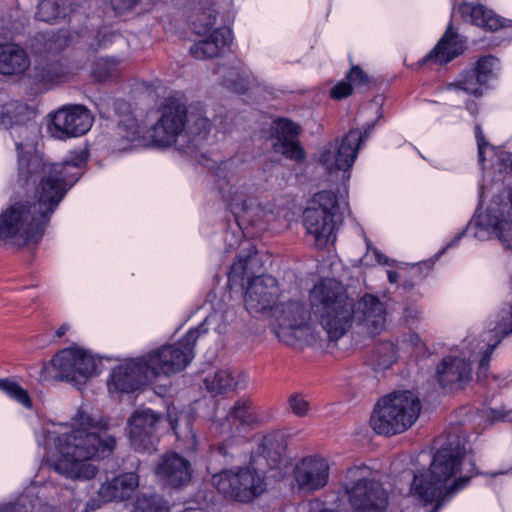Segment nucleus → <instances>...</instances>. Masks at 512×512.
I'll return each mask as SVG.
<instances>
[{
	"instance_id": "nucleus-54",
	"label": "nucleus",
	"mask_w": 512,
	"mask_h": 512,
	"mask_svg": "<svg viewBox=\"0 0 512 512\" xmlns=\"http://www.w3.org/2000/svg\"><path fill=\"white\" fill-rule=\"evenodd\" d=\"M0 512H26V510L25 507L21 505H10L2 509Z\"/></svg>"
},
{
	"instance_id": "nucleus-3",
	"label": "nucleus",
	"mask_w": 512,
	"mask_h": 512,
	"mask_svg": "<svg viewBox=\"0 0 512 512\" xmlns=\"http://www.w3.org/2000/svg\"><path fill=\"white\" fill-rule=\"evenodd\" d=\"M73 429L56 437L60 457L51 464L60 475L69 479L89 480L96 476L97 467L89 460L110 456L116 439L107 434V422L80 408L72 418Z\"/></svg>"
},
{
	"instance_id": "nucleus-29",
	"label": "nucleus",
	"mask_w": 512,
	"mask_h": 512,
	"mask_svg": "<svg viewBox=\"0 0 512 512\" xmlns=\"http://www.w3.org/2000/svg\"><path fill=\"white\" fill-rule=\"evenodd\" d=\"M465 49L466 38L454 31L452 24H449L438 44L426 56V60L434 59L439 64L448 63L461 55Z\"/></svg>"
},
{
	"instance_id": "nucleus-64",
	"label": "nucleus",
	"mask_w": 512,
	"mask_h": 512,
	"mask_svg": "<svg viewBox=\"0 0 512 512\" xmlns=\"http://www.w3.org/2000/svg\"><path fill=\"white\" fill-rule=\"evenodd\" d=\"M479 158H480V161H484V153L483 154L479 153Z\"/></svg>"
},
{
	"instance_id": "nucleus-33",
	"label": "nucleus",
	"mask_w": 512,
	"mask_h": 512,
	"mask_svg": "<svg viewBox=\"0 0 512 512\" xmlns=\"http://www.w3.org/2000/svg\"><path fill=\"white\" fill-rule=\"evenodd\" d=\"M251 73L249 69L241 62L236 60L223 72L224 85L235 93H245L250 84Z\"/></svg>"
},
{
	"instance_id": "nucleus-1",
	"label": "nucleus",
	"mask_w": 512,
	"mask_h": 512,
	"mask_svg": "<svg viewBox=\"0 0 512 512\" xmlns=\"http://www.w3.org/2000/svg\"><path fill=\"white\" fill-rule=\"evenodd\" d=\"M56 168L45 166L39 158L21 164L24 184L38 183L33 200H20L0 213V239L17 246L38 242L44 235L50 216L72 185L56 182Z\"/></svg>"
},
{
	"instance_id": "nucleus-38",
	"label": "nucleus",
	"mask_w": 512,
	"mask_h": 512,
	"mask_svg": "<svg viewBox=\"0 0 512 512\" xmlns=\"http://www.w3.org/2000/svg\"><path fill=\"white\" fill-rule=\"evenodd\" d=\"M118 62L110 58H99L92 66V74L99 82L113 80L118 76Z\"/></svg>"
},
{
	"instance_id": "nucleus-63",
	"label": "nucleus",
	"mask_w": 512,
	"mask_h": 512,
	"mask_svg": "<svg viewBox=\"0 0 512 512\" xmlns=\"http://www.w3.org/2000/svg\"><path fill=\"white\" fill-rule=\"evenodd\" d=\"M172 428L174 429L175 433L178 434V432H177V424H173Z\"/></svg>"
},
{
	"instance_id": "nucleus-25",
	"label": "nucleus",
	"mask_w": 512,
	"mask_h": 512,
	"mask_svg": "<svg viewBox=\"0 0 512 512\" xmlns=\"http://www.w3.org/2000/svg\"><path fill=\"white\" fill-rule=\"evenodd\" d=\"M436 377L442 388L461 389L471 380L472 369L464 359L447 356L437 366Z\"/></svg>"
},
{
	"instance_id": "nucleus-49",
	"label": "nucleus",
	"mask_w": 512,
	"mask_h": 512,
	"mask_svg": "<svg viewBox=\"0 0 512 512\" xmlns=\"http://www.w3.org/2000/svg\"><path fill=\"white\" fill-rule=\"evenodd\" d=\"M353 88L350 82L341 81L330 91L331 98L335 100L344 99L352 94Z\"/></svg>"
},
{
	"instance_id": "nucleus-11",
	"label": "nucleus",
	"mask_w": 512,
	"mask_h": 512,
	"mask_svg": "<svg viewBox=\"0 0 512 512\" xmlns=\"http://www.w3.org/2000/svg\"><path fill=\"white\" fill-rule=\"evenodd\" d=\"M159 112L157 122L148 130V137L152 143L156 146L168 147L176 143L178 138L184 140L186 106L177 99L169 98Z\"/></svg>"
},
{
	"instance_id": "nucleus-60",
	"label": "nucleus",
	"mask_w": 512,
	"mask_h": 512,
	"mask_svg": "<svg viewBox=\"0 0 512 512\" xmlns=\"http://www.w3.org/2000/svg\"><path fill=\"white\" fill-rule=\"evenodd\" d=\"M117 105V109H120L122 106H126V103L125 102H122V101H119L116 103Z\"/></svg>"
},
{
	"instance_id": "nucleus-5",
	"label": "nucleus",
	"mask_w": 512,
	"mask_h": 512,
	"mask_svg": "<svg viewBox=\"0 0 512 512\" xmlns=\"http://www.w3.org/2000/svg\"><path fill=\"white\" fill-rule=\"evenodd\" d=\"M420 411V399L413 392H394L377 403L371 426L376 433L386 436L402 433L414 424Z\"/></svg>"
},
{
	"instance_id": "nucleus-39",
	"label": "nucleus",
	"mask_w": 512,
	"mask_h": 512,
	"mask_svg": "<svg viewBox=\"0 0 512 512\" xmlns=\"http://www.w3.org/2000/svg\"><path fill=\"white\" fill-rule=\"evenodd\" d=\"M66 15V8L59 0H42L36 12L37 19L52 22Z\"/></svg>"
},
{
	"instance_id": "nucleus-36",
	"label": "nucleus",
	"mask_w": 512,
	"mask_h": 512,
	"mask_svg": "<svg viewBox=\"0 0 512 512\" xmlns=\"http://www.w3.org/2000/svg\"><path fill=\"white\" fill-rule=\"evenodd\" d=\"M485 84L486 83L483 81V79L478 77L477 71L471 68L463 71V73L460 75V79L455 83H450L448 87H454L466 92L467 94L479 97L483 93L482 87Z\"/></svg>"
},
{
	"instance_id": "nucleus-55",
	"label": "nucleus",
	"mask_w": 512,
	"mask_h": 512,
	"mask_svg": "<svg viewBox=\"0 0 512 512\" xmlns=\"http://www.w3.org/2000/svg\"><path fill=\"white\" fill-rule=\"evenodd\" d=\"M68 330V325L63 324L59 327V329L56 331V336L58 338L62 337Z\"/></svg>"
},
{
	"instance_id": "nucleus-32",
	"label": "nucleus",
	"mask_w": 512,
	"mask_h": 512,
	"mask_svg": "<svg viewBox=\"0 0 512 512\" xmlns=\"http://www.w3.org/2000/svg\"><path fill=\"white\" fill-rule=\"evenodd\" d=\"M487 224L499 240L512 250V215L503 209L489 206L487 209Z\"/></svg>"
},
{
	"instance_id": "nucleus-20",
	"label": "nucleus",
	"mask_w": 512,
	"mask_h": 512,
	"mask_svg": "<svg viewBox=\"0 0 512 512\" xmlns=\"http://www.w3.org/2000/svg\"><path fill=\"white\" fill-rule=\"evenodd\" d=\"M298 136V125L287 119H279L272 127L273 151L288 159L302 162L305 159V152Z\"/></svg>"
},
{
	"instance_id": "nucleus-8",
	"label": "nucleus",
	"mask_w": 512,
	"mask_h": 512,
	"mask_svg": "<svg viewBox=\"0 0 512 512\" xmlns=\"http://www.w3.org/2000/svg\"><path fill=\"white\" fill-rule=\"evenodd\" d=\"M337 194L331 190L316 193L303 212L307 233L315 237V245L323 248L333 236L334 217L339 210Z\"/></svg>"
},
{
	"instance_id": "nucleus-12",
	"label": "nucleus",
	"mask_w": 512,
	"mask_h": 512,
	"mask_svg": "<svg viewBox=\"0 0 512 512\" xmlns=\"http://www.w3.org/2000/svg\"><path fill=\"white\" fill-rule=\"evenodd\" d=\"M98 361L88 351L79 348H66L57 352L50 364L55 378L80 384L96 372Z\"/></svg>"
},
{
	"instance_id": "nucleus-9",
	"label": "nucleus",
	"mask_w": 512,
	"mask_h": 512,
	"mask_svg": "<svg viewBox=\"0 0 512 512\" xmlns=\"http://www.w3.org/2000/svg\"><path fill=\"white\" fill-rule=\"evenodd\" d=\"M200 333L201 327L192 328L177 343L164 345L145 355L153 378L184 370L194 357L193 350Z\"/></svg>"
},
{
	"instance_id": "nucleus-13",
	"label": "nucleus",
	"mask_w": 512,
	"mask_h": 512,
	"mask_svg": "<svg viewBox=\"0 0 512 512\" xmlns=\"http://www.w3.org/2000/svg\"><path fill=\"white\" fill-rule=\"evenodd\" d=\"M162 415L151 409H137L128 419L131 446L138 452H151L159 441L157 430Z\"/></svg>"
},
{
	"instance_id": "nucleus-19",
	"label": "nucleus",
	"mask_w": 512,
	"mask_h": 512,
	"mask_svg": "<svg viewBox=\"0 0 512 512\" xmlns=\"http://www.w3.org/2000/svg\"><path fill=\"white\" fill-rule=\"evenodd\" d=\"M294 479L300 490L307 492L320 490L328 483V462L317 456L305 457L296 464Z\"/></svg>"
},
{
	"instance_id": "nucleus-47",
	"label": "nucleus",
	"mask_w": 512,
	"mask_h": 512,
	"mask_svg": "<svg viewBox=\"0 0 512 512\" xmlns=\"http://www.w3.org/2000/svg\"><path fill=\"white\" fill-rule=\"evenodd\" d=\"M375 353L379 355L378 364L388 367L392 364L395 357L393 344L385 342L376 347Z\"/></svg>"
},
{
	"instance_id": "nucleus-31",
	"label": "nucleus",
	"mask_w": 512,
	"mask_h": 512,
	"mask_svg": "<svg viewBox=\"0 0 512 512\" xmlns=\"http://www.w3.org/2000/svg\"><path fill=\"white\" fill-rule=\"evenodd\" d=\"M28 67L29 59L23 49L13 44L0 45V74H19Z\"/></svg>"
},
{
	"instance_id": "nucleus-62",
	"label": "nucleus",
	"mask_w": 512,
	"mask_h": 512,
	"mask_svg": "<svg viewBox=\"0 0 512 512\" xmlns=\"http://www.w3.org/2000/svg\"><path fill=\"white\" fill-rule=\"evenodd\" d=\"M469 465L471 466V470L470 471H472L474 469V463L471 460H469Z\"/></svg>"
},
{
	"instance_id": "nucleus-52",
	"label": "nucleus",
	"mask_w": 512,
	"mask_h": 512,
	"mask_svg": "<svg viewBox=\"0 0 512 512\" xmlns=\"http://www.w3.org/2000/svg\"><path fill=\"white\" fill-rule=\"evenodd\" d=\"M501 339H499L495 344L491 345L489 349L484 353L482 356L480 362H479V374L485 373L489 367L491 354L493 353V350L496 348L497 344L500 342Z\"/></svg>"
},
{
	"instance_id": "nucleus-51",
	"label": "nucleus",
	"mask_w": 512,
	"mask_h": 512,
	"mask_svg": "<svg viewBox=\"0 0 512 512\" xmlns=\"http://www.w3.org/2000/svg\"><path fill=\"white\" fill-rule=\"evenodd\" d=\"M135 2L136 0H111V6L115 12L123 13L130 10Z\"/></svg>"
},
{
	"instance_id": "nucleus-56",
	"label": "nucleus",
	"mask_w": 512,
	"mask_h": 512,
	"mask_svg": "<svg viewBox=\"0 0 512 512\" xmlns=\"http://www.w3.org/2000/svg\"><path fill=\"white\" fill-rule=\"evenodd\" d=\"M271 460H272L271 466L272 467L276 466L280 461V454L278 452H275L274 455L272 456Z\"/></svg>"
},
{
	"instance_id": "nucleus-16",
	"label": "nucleus",
	"mask_w": 512,
	"mask_h": 512,
	"mask_svg": "<svg viewBox=\"0 0 512 512\" xmlns=\"http://www.w3.org/2000/svg\"><path fill=\"white\" fill-rule=\"evenodd\" d=\"M145 356L133 359L113 369L109 388L120 392H133L154 380Z\"/></svg>"
},
{
	"instance_id": "nucleus-22",
	"label": "nucleus",
	"mask_w": 512,
	"mask_h": 512,
	"mask_svg": "<svg viewBox=\"0 0 512 512\" xmlns=\"http://www.w3.org/2000/svg\"><path fill=\"white\" fill-rule=\"evenodd\" d=\"M272 315L278 323L277 336L285 342H288L287 336L305 327L310 318L308 310L301 301H288L275 305Z\"/></svg>"
},
{
	"instance_id": "nucleus-50",
	"label": "nucleus",
	"mask_w": 512,
	"mask_h": 512,
	"mask_svg": "<svg viewBox=\"0 0 512 512\" xmlns=\"http://www.w3.org/2000/svg\"><path fill=\"white\" fill-rule=\"evenodd\" d=\"M420 310L414 306L406 304L403 309V318L407 323H412L420 318Z\"/></svg>"
},
{
	"instance_id": "nucleus-58",
	"label": "nucleus",
	"mask_w": 512,
	"mask_h": 512,
	"mask_svg": "<svg viewBox=\"0 0 512 512\" xmlns=\"http://www.w3.org/2000/svg\"><path fill=\"white\" fill-rule=\"evenodd\" d=\"M183 512H204V511L200 508H187Z\"/></svg>"
},
{
	"instance_id": "nucleus-57",
	"label": "nucleus",
	"mask_w": 512,
	"mask_h": 512,
	"mask_svg": "<svg viewBox=\"0 0 512 512\" xmlns=\"http://www.w3.org/2000/svg\"><path fill=\"white\" fill-rule=\"evenodd\" d=\"M398 274L396 272H389L388 278L390 282H396L397 281Z\"/></svg>"
},
{
	"instance_id": "nucleus-2",
	"label": "nucleus",
	"mask_w": 512,
	"mask_h": 512,
	"mask_svg": "<svg viewBox=\"0 0 512 512\" xmlns=\"http://www.w3.org/2000/svg\"><path fill=\"white\" fill-rule=\"evenodd\" d=\"M311 308L330 340L340 339L355 318L371 335L385 327L386 307L376 296L365 294L356 304L349 299L344 287L334 279H325L310 292Z\"/></svg>"
},
{
	"instance_id": "nucleus-27",
	"label": "nucleus",
	"mask_w": 512,
	"mask_h": 512,
	"mask_svg": "<svg viewBox=\"0 0 512 512\" xmlns=\"http://www.w3.org/2000/svg\"><path fill=\"white\" fill-rule=\"evenodd\" d=\"M457 11L464 21L486 31H498L504 26L503 19L493 10L486 8L482 4L464 1L459 4Z\"/></svg>"
},
{
	"instance_id": "nucleus-48",
	"label": "nucleus",
	"mask_w": 512,
	"mask_h": 512,
	"mask_svg": "<svg viewBox=\"0 0 512 512\" xmlns=\"http://www.w3.org/2000/svg\"><path fill=\"white\" fill-rule=\"evenodd\" d=\"M351 85L365 87L370 83L369 76L358 66L353 65L346 75Z\"/></svg>"
},
{
	"instance_id": "nucleus-61",
	"label": "nucleus",
	"mask_w": 512,
	"mask_h": 512,
	"mask_svg": "<svg viewBox=\"0 0 512 512\" xmlns=\"http://www.w3.org/2000/svg\"><path fill=\"white\" fill-rule=\"evenodd\" d=\"M509 200H510V209L512 210V193L509 196Z\"/></svg>"
},
{
	"instance_id": "nucleus-10",
	"label": "nucleus",
	"mask_w": 512,
	"mask_h": 512,
	"mask_svg": "<svg viewBox=\"0 0 512 512\" xmlns=\"http://www.w3.org/2000/svg\"><path fill=\"white\" fill-rule=\"evenodd\" d=\"M212 484L225 498L247 503L265 490L264 478L251 467L222 468L213 472Z\"/></svg>"
},
{
	"instance_id": "nucleus-45",
	"label": "nucleus",
	"mask_w": 512,
	"mask_h": 512,
	"mask_svg": "<svg viewBox=\"0 0 512 512\" xmlns=\"http://www.w3.org/2000/svg\"><path fill=\"white\" fill-rule=\"evenodd\" d=\"M119 135L130 142L135 141L140 137L139 124L132 116H127L118 124Z\"/></svg>"
},
{
	"instance_id": "nucleus-37",
	"label": "nucleus",
	"mask_w": 512,
	"mask_h": 512,
	"mask_svg": "<svg viewBox=\"0 0 512 512\" xmlns=\"http://www.w3.org/2000/svg\"><path fill=\"white\" fill-rule=\"evenodd\" d=\"M134 512H169V506L159 495L141 494L136 500Z\"/></svg>"
},
{
	"instance_id": "nucleus-35",
	"label": "nucleus",
	"mask_w": 512,
	"mask_h": 512,
	"mask_svg": "<svg viewBox=\"0 0 512 512\" xmlns=\"http://www.w3.org/2000/svg\"><path fill=\"white\" fill-rule=\"evenodd\" d=\"M204 383L212 396L234 391L238 386V382L229 370L217 371L212 377L205 378Z\"/></svg>"
},
{
	"instance_id": "nucleus-28",
	"label": "nucleus",
	"mask_w": 512,
	"mask_h": 512,
	"mask_svg": "<svg viewBox=\"0 0 512 512\" xmlns=\"http://www.w3.org/2000/svg\"><path fill=\"white\" fill-rule=\"evenodd\" d=\"M138 485L139 477L136 473H123L103 483L98 494L105 502L123 501L133 495Z\"/></svg>"
},
{
	"instance_id": "nucleus-4",
	"label": "nucleus",
	"mask_w": 512,
	"mask_h": 512,
	"mask_svg": "<svg viewBox=\"0 0 512 512\" xmlns=\"http://www.w3.org/2000/svg\"><path fill=\"white\" fill-rule=\"evenodd\" d=\"M466 457V448L461 439L455 434H449L434 454L429 470L414 475L411 491L424 505L435 503L430 512H438L447 496L469 482L472 475L461 476L447 486Z\"/></svg>"
},
{
	"instance_id": "nucleus-15",
	"label": "nucleus",
	"mask_w": 512,
	"mask_h": 512,
	"mask_svg": "<svg viewBox=\"0 0 512 512\" xmlns=\"http://www.w3.org/2000/svg\"><path fill=\"white\" fill-rule=\"evenodd\" d=\"M92 123L93 117L82 105L62 107L52 117L54 134L59 139L84 135L90 130Z\"/></svg>"
},
{
	"instance_id": "nucleus-17",
	"label": "nucleus",
	"mask_w": 512,
	"mask_h": 512,
	"mask_svg": "<svg viewBox=\"0 0 512 512\" xmlns=\"http://www.w3.org/2000/svg\"><path fill=\"white\" fill-rule=\"evenodd\" d=\"M280 295L277 280L272 276H258L249 283L244 297L250 314L272 311Z\"/></svg>"
},
{
	"instance_id": "nucleus-41",
	"label": "nucleus",
	"mask_w": 512,
	"mask_h": 512,
	"mask_svg": "<svg viewBox=\"0 0 512 512\" xmlns=\"http://www.w3.org/2000/svg\"><path fill=\"white\" fill-rule=\"evenodd\" d=\"M35 77L41 82H52L62 77L65 73V67L59 62H46L36 67Z\"/></svg>"
},
{
	"instance_id": "nucleus-26",
	"label": "nucleus",
	"mask_w": 512,
	"mask_h": 512,
	"mask_svg": "<svg viewBox=\"0 0 512 512\" xmlns=\"http://www.w3.org/2000/svg\"><path fill=\"white\" fill-rule=\"evenodd\" d=\"M186 115L184 142L188 149L199 148L210 133L211 122L202 107H191Z\"/></svg>"
},
{
	"instance_id": "nucleus-21",
	"label": "nucleus",
	"mask_w": 512,
	"mask_h": 512,
	"mask_svg": "<svg viewBox=\"0 0 512 512\" xmlns=\"http://www.w3.org/2000/svg\"><path fill=\"white\" fill-rule=\"evenodd\" d=\"M218 188L223 199L235 216H241L244 220L252 224L258 222L263 210L255 203V200L248 195L244 185H223L221 182H218Z\"/></svg>"
},
{
	"instance_id": "nucleus-34",
	"label": "nucleus",
	"mask_w": 512,
	"mask_h": 512,
	"mask_svg": "<svg viewBox=\"0 0 512 512\" xmlns=\"http://www.w3.org/2000/svg\"><path fill=\"white\" fill-rule=\"evenodd\" d=\"M247 253L241 252L237 256V260L232 264L230 270V278H250L261 271V259L258 252L250 247Z\"/></svg>"
},
{
	"instance_id": "nucleus-42",
	"label": "nucleus",
	"mask_w": 512,
	"mask_h": 512,
	"mask_svg": "<svg viewBox=\"0 0 512 512\" xmlns=\"http://www.w3.org/2000/svg\"><path fill=\"white\" fill-rule=\"evenodd\" d=\"M0 390L4 391L7 395L17 400L25 407L30 408L32 406L28 392L18 383L9 379H0Z\"/></svg>"
},
{
	"instance_id": "nucleus-30",
	"label": "nucleus",
	"mask_w": 512,
	"mask_h": 512,
	"mask_svg": "<svg viewBox=\"0 0 512 512\" xmlns=\"http://www.w3.org/2000/svg\"><path fill=\"white\" fill-rule=\"evenodd\" d=\"M232 41L231 32L227 28H219L214 30L205 39L194 43L189 53L198 60H205L219 56L222 49Z\"/></svg>"
},
{
	"instance_id": "nucleus-53",
	"label": "nucleus",
	"mask_w": 512,
	"mask_h": 512,
	"mask_svg": "<svg viewBox=\"0 0 512 512\" xmlns=\"http://www.w3.org/2000/svg\"><path fill=\"white\" fill-rule=\"evenodd\" d=\"M475 136L478 144V153L483 154V151L485 147L488 145V143L484 139V135L480 125L475 126Z\"/></svg>"
},
{
	"instance_id": "nucleus-7",
	"label": "nucleus",
	"mask_w": 512,
	"mask_h": 512,
	"mask_svg": "<svg viewBox=\"0 0 512 512\" xmlns=\"http://www.w3.org/2000/svg\"><path fill=\"white\" fill-rule=\"evenodd\" d=\"M11 135L15 140L16 149L18 151L19 179H21V164L26 165L32 158L36 157L39 158L45 166L56 168V175L53 177L56 179V182H64L66 185H73L78 181L82 174V167L85 164V159L82 155L71 156L61 163H48L37 154L26 155L34 149L37 136V128L34 124L12 126Z\"/></svg>"
},
{
	"instance_id": "nucleus-40",
	"label": "nucleus",
	"mask_w": 512,
	"mask_h": 512,
	"mask_svg": "<svg viewBox=\"0 0 512 512\" xmlns=\"http://www.w3.org/2000/svg\"><path fill=\"white\" fill-rule=\"evenodd\" d=\"M491 331L501 338L512 333V303L505 304L501 308Z\"/></svg>"
},
{
	"instance_id": "nucleus-14",
	"label": "nucleus",
	"mask_w": 512,
	"mask_h": 512,
	"mask_svg": "<svg viewBox=\"0 0 512 512\" xmlns=\"http://www.w3.org/2000/svg\"><path fill=\"white\" fill-rule=\"evenodd\" d=\"M368 137V131L351 129L342 139L339 146L329 144L320 154L321 164L329 171H346L354 164L361 142Z\"/></svg>"
},
{
	"instance_id": "nucleus-44",
	"label": "nucleus",
	"mask_w": 512,
	"mask_h": 512,
	"mask_svg": "<svg viewBox=\"0 0 512 512\" xmlns=\"http://www.w3.org/2000/svg\"><path fill=\"white\" fill-rule=\"evenodd\" d=\"M498 63V59L492 55H486L479 58L473 69L477 71L478 77L485 83L492 77L493 71Z\"/></svg>"
},
{
	"instance_id": "nucleus-18",
	"label": "nucleus",
	"mask_w": 512,
	"mask_h": 512,
	"mask_svg": "<svg viewBox=\"0 0 512 512\" xmlns=\"http://www.w3.org/2000/svg\"><path fill=\"white\" fill-rule=\"evenodd\" d=\"M154 473L164 486L180 489L190 483L193 470L189 460L176 452H169L160 457Z\"/></svg>"
},
{
	"instance_id": "nucleus-24",
	"label": "nucleus",
	"mask_w": 512,
	"mask_h": 512,
	"mask_svg": "<svg viewBox=\"0 0 512 512\" xmlns=\"http://www.w3.org/2000/svg\"><path fill=\"white\" fill-rule=\"evenodd\" d=\"M219 440H215L209 446L208 451V470L219 472L218 466H227L239 460L244 454L241 443L242 439L236 434L217 435Z\"/></svg>"
},
{
	"instance_id": "nucleus-46",
	"label": "nucleus",
	"mask_w": 512,
	"mask_h": 512,
	"mask_svg": "<svg viewBox=\"0 0 512 512\" xmlns=\"http://www.w3.org/2000/svg\"><path fill=\"white\" fill-rule=\"evenodd\" d=\"M289 408L298 417H304L308 414L309 403L299 393L292 394L288 399Z\"/></svg>"
},
{
	"instance_id": "nucleus-23",
	"label": "nucleus",
	"mask_w": 512,
	"mask_h": 512,
	"mask_svg": "<svg viewBox=\"0 0 512 512\" xmlns=\"http://www.w3.org/2000/svg\"><path fill=\"white\" fill-rule=\"evenodd\" d=\"M257 417L250 400L239 399L223 419L214 421L210 430L213 435L238 434L241 426H249Z\"/></svg>"
},
{
	"instance_id": "nucleus-6",
	"label": "nucleus",
	"mask_w": 512,
	"mask_h": 512,
	"mask_svg": "<svg viewBox=\"0 0 512 512\" xmlns=\"http://www.w3.org/2000/svg\"><path fill=\"white\" fill-rule=\"evenodd\" d=\"M370 469L362 464L348 468L342 487L351 507L359 512H383L388 495L382 485L370 477Z\"/></svg>"
},
{
	"instance_id": "nucleus-43",
	"label": "nucleus",
	"mask_w": 512,
	"mask_h": 512,
	"mask_svg": "<svg viewBox=\"0 0 512 512\" xmlns=\"http://www.w3.org/2000/svg\"><path fill=\"white\" fill-rule=\"evenodd\" d=\"M0 390L4 391L7 395L17 400L25 407L30 408L32 406L28 392L18 383L9 379H0Z\"/></svg>"
},
{
	"instance_id": "nucleus-59",
	"label": "nucleus",
	"mask_w": 512,
	"mask_h": 512,
	"mask_svg": "<svg viewBox=\"0 0 512 512\" xmlns=\"http://www.w3.org/2000/svg\"><path fill=\"white\" fill-rule=\"evenodd\" d=\"M467 107L472 113L476 111V105L474 103L468 104Z\"/></svg>"
}]
</instances>
